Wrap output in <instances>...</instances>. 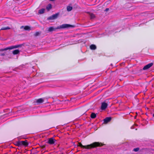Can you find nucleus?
I'll use <instances>...</instances> for the list:
<instances>
[{"mask_svg":"<svg viewBox=\"0 0 154 154\" xmlns=\"http://www.w3.org/2000/svg\"><path fill=\"white\" fill-rule=\"evenodd\" d=\"M104 145V144L99 142H94L90 145L86 146H83L81 143H78V146L84 149H90L97 147L102 146Z\"/></svg>","mask_w":154,"mask_h":154,"instance_id":"obj_1","label":"nucleus"},{"mask_svg":"<svg viewBox=\"0 0 154 154\" xmlns=\"http://www.w3.org/2000/svg\"><path fill=\"white\" fill-rule=\"evenodd\" d=\"M75 26L71 25L69 24H63L60 26H58L56 28H54L52 26L50 27L48 29V32H51L54 31L56 29H64L66 28H68L69 27L73 28Z\"/></svg>","mask_w":154,"mask_h":154,"instance_id":"obj_2","label":"nucleus"},{"mask_svg":"<svg viewBox=\"0 0 154 154\" xmlns=\"http://www.w3.org/2000/svg\"><path fill=\"white\" fill-rule=\"evenodd\" d=\"M23 45L22 44H20L17 45H15L14 46H10L7 48H5L3 49H2L0 50V51H6L8 50H11L12 49H13L14 48H19L21 47L22 45Z\"/></svg>","mask_w":154,"mask_h":154,"instance_id":"obj_3","label":"nucleus"},{"mask_svg":"<svg viewBox=\"0 0 154 154\" xmlns=\"http://www.w3.org/2000/svg\"><path fill=\"white\" fill-rule=\"evenodd\" d=\"M56 140L53 137H51L48 139L47 143L50 145L54 144Z\"/></svg>","mask_w":154,"mask_h":154,"instance_id":"obj_4","label":"nucleus"},{"mask_svg":"<svg viewBox=\"0 0 154 154\" xmlns=\"http://www.w3.org/2000/svg\"><path fill=\"white\" fill-rule=\"evenodd\" d=\"M59 15V13H57L50 16L47 18L48 20H53L57 19Z\"/></svg>","mask_w":154,"mask_h":154,"instance_id":"obj_5","label":"nucleus"},{"mask_svg":"<svg viewBox=\"0 0 154 154\" xmlns=\"http://www.w3.org/2000/svg\"><path fill=\"white\" fill-rule=\"evenodd\" d=\"M107 106L108 104L107 103L105 102H102L101 103V109L103 110H105L107 108Z\"/></svg>","mask_w":154,"mask_h":154,"instance_id":"obj_6","label":"nucleus"},{"mask_svg":"<svg viewBox=\"0 0 154 154\" xmlns=\"http://www.w3.org/2000/svg\"><path fill=\"white\" fill-rule=\"evenodd\" d=\"M153 65V63H149L148 64L145 66L143 69V70H146L148 69L149 68H150Z\"/></svg>","mask_w":154,"mask_h":154,"instance_id":"obj_7","label":"nucleus"},{"mask_svg":"<svg viewBox=\"0 0 154 154\" xmlns=\"http://www.w3.org/2000/svg\"><path fill=\"white\" fill-rule=\"evenodd\" d=\"M20 146L23 145L27 146L28 145V143L27 140L20 141Z\"/></svg>","mask_w":154,"mask_h":154,"instance_id":"obj_8","label":"nucleus"},{"mask_svg":"<svg viewBox=\"0 0 154 154\" xmlns=\"http://www.w3.org/2000/svg\"><path fill=\"white\" fill-rule=\"evenodd\" d=\"M111 120V117H107L104 119V123L105 124H106L109 122H110Z\"/></svg>","mask_w":154,"mask_h":154,"instance_id":"obj_9","label":"nucleus"},{"mask_svg":"<svg viewBox=\"0 0 154 154\" xmlns=\"http://www.w3.org/2000/svg\"><path fill=\"white\" fill-rule=\"evenodd\" d=\"M44 102V99L42 98H39L36 100V103L37 104H40Z\"/></svg>","mask_w":154,"mask_h":154,"instance_id":"obj_10","label":"nucleus"},{"mask_svg":"<svg viewBox=\"0 0 154 154\" xmlns=\"http://www.w3.org/2000/svg\"><path fill=\"white\" fill-rule=\"evenodd\" d=\"M20 52V51L18 49H16L13 51L12 52L13 54L14 55H16L18 54Z\"/></svg>","mask_w":154,"mask_h":154,"instance_id":"obj_11","label":"nucleus"},{"mask_svg":"<svg viewBox=\"0 0 154 154\" xmlns=\"http://www.w3.org/2000/svg\"><path fill=\"white\" fill-rule=\"evenodd\" d=\"M89 14L90 16V19H94L95 17V15L92 13H89Z\"/></svg>","mask_w":154,"mask_h":154,"instance_id":"obj_12","label":"nucleus"},{"mask_svg":"<svg viewBox=\"0 0 154 154\" xmlns=\"http://www.w3.org/2000/svg\"><path fill=\"white\" fill-rule=\"evenodd\" d=\"M52 8V5L51 4H49L46 7V8L48 11H49Z\"/></svg>","mask_w":154,"mask_h":154,"instance_id":"obj_13","label":"nucleus"},{"mask_svg":"<svg viewBox=\"0 0 154 154\" xmlns=\"http://www.w3.org/2000/svg\"><path fill=\"white\" fill-rule=\"evenodd\" d=\"M90 48L91 50H95L96 49V46L94 45H91L90 46Z\"/></svg>","mask_w":154,"mask_h":154,"instance_id":"obj_14","label":"nucleus"},{"mask_svg":"<svg viewBox=\"0 0 154 154\" xmlns=\"http://www.w3.org/2000/svg\"><path fill=\"white\" fill-rule=\"evenodd\" d=\"M45 11V9L42 8L39 10L38 13L39 14H42L44 13Z\"/></svg>","mask_w":154,"mask_h":154,"instance_id":"obj_15","label":"nucleus"},{"mask_svg":"<svg viewBox=\"0 0 154 154\" xmlns=\"http://www.w3.org/2000/svg\"><path fill=\"white\" fill-rule=\"evenodd\" d=\"M11 28L9 27H3L1 29V30H5L10 29Z\"/></svg>","mask_w":154,"mask_h":154,"instance_id":"obj_16","label":"nucleus"},{"mask_svg":"<svg viewBox=\"0 0 154 154\" xmlns=\"http://www.w3.org/2000/svg\"><path fill=\"white\" fill-rule=\"evenodd\" d=\"M96 117V114L94 113H92L91 114V117L92 119H94Z\"/></svg>","mask_w":154,"mask_h":154,"instance_id":"obj_17","label":"nucleus"},{"mask_svg":"<svg viewBox=\"0 0 154 154\" xmlns=\"http://www.w3.org/2000/svg\"><path fill=\"white\" fill-rule=\"evenodd\" d=\"M72 9V7L71 6H68L67 7V10L68 11H71Z\"/></svg>","mask_w":154,"mask_h":154,"instance_id":"obj_18","label":"nucleus"},{"mask_svg":"<svg viewBox=\"0 0 154 154\" xmlns=\"http://www.w3.org/2000/svg\"><path fill=\"white\" fill-rule=\"evenodd\" d=\"M15 145L17 146H20V141H18L15 142Z\"/></svg>","mask_w":154,"mask_h":154,"instance_id":"obj_19","label":"nucleus"},{"mask_svg":"<svg viewBox=\"0 0 154 154\" xmlns=\"http://www.w3.org/2000/svg\"><path fill=\"white\" fill-rule=\"evenodd\" d=\"M24 29L25 30H28L30 29V28L28 26H24Z\"/></svg>","mask_w":154,"mask_h":154,"instance_id":"obj_20","label":"nucleus"},{"mask_svg":"<svg viewBox=\"0 0 154 154\" xmlns=\"http://www.w3.org/2000/svg\"><path fill=\"white\" fill-rule=\"evenodd\" d=\"M40 34V33L39 32H36L34 34V36H37L38 35Z\"/></svg>","mask_w":154,"mask_h":154,"instance_id":"obj_21","label":"nucleus"},{"mask_svg":"<svg viewBox=\"0 0 154 154\" xmlns=\"http://www.w3.org/2000/svg\"><path fill=\"white\" fill-rule=\"evenodd\" d=\"M139 150V148L138 147L136 148H134L133 149V151L135 152H137Z\"/></svg>","mask_w":154,"mask_h":154,"instance_id":"obj_22","label":"nucleus"},{"mask_svg":"<svg viewBox=\"0 0 154 154\" xmlns=\"http://www.w3.org/2000/svg\"><path fill=\"white\" fill-rule=\"evenodd\" d=\"M109 8H106L105 9V11H108L109 10Z\"/></svg>","mask_w":154,"mask_h":154,"instance_id":"obj_23","label":"nucleus"},{"mask_svg":"<svg viewBox=\"0 0 154 154\" xmlns=\"http://www.w3.org/2000/svg\"><path fill=\"white\" fill-rule=\"evenodd\" d=\"M0 55L1 56H4L5 55V54L4 53H1L0 54Z\"/></svg>","mask_w":154,"mask_h":154,"instance_id":"obj_24","label":"nucleus"},{"mask_svg":"<svg viewBox=\"0 0 154 154\" xmlns=\"http://www.w3.org/2000/svg\"><path fill=\"white\" fill-rule=\"evenodd\" d=\"M45 145H43L41 147L43 148V149H44V148L45 147Z\"/></svg>","mask_w":154,"mask_h":154,"instance_id":"obj_25","label":"nucleus"},{"mask_svg":"<svg viewBox=\"0 0 154 154\" xmlns=\"http://www.w3.org/2000/svg\"><path fill=\"white\" fill-rule=\"evenodd\" d=\"M50 1H54L55 0H49Z\"/></svg>","mask_w":154,"mask_h":154,"instance_id":"obj_26","label":"nucleus"},{"mask_svg":"<svg viewBox=\"0 0 154 154\" xmlns=\"http://www.w3.org/2000/svg\"><path fill=\"white\" fill-rule=\"evenodd\" d=\"M153 117H154V113L153 114Z\"/></svg>","mask_w":154,"mask_h":154,"instance_id":"obj_27","label":"nucleus"},{"mask_svg":"<svg viewBox=\"0 0 154 154\" xmlns=\"http://www.w3.org/2000/svg\"><path fill=\"white\" fill-rule=\"evenodd\" d=\"M23 27V26H22L21 27V28L22 27Z\"/></svg>","mask_w":154,"mask_h":154,"instance_id":"obj_28","label":"nucleus"}]
</instances>
